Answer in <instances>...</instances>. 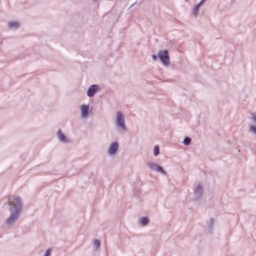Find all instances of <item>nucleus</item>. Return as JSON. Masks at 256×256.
<instances>
[{
  "label": "nucleus",
  "instance_id": "f257e3e1",
  "mask_svg": "<svg viewBox=\"0 0 256 256\" xmlns=\"http://www.w3.org/2000/svg\"><path fill=\"white\" fill-rule=\"evenodd\" d=\"M10 215L5 220L4 226L10 229L14 226L18 220L23 210V202L20 197L16 194H13L8 197L7 202Z\"/></svg>",
  "mask_w": 256,
  "mask_h": 256
},
{
  "label": "nucleus",
  "instance_id": "f03ea898",
  "mask_svg": "<svg viewBox=\"0 0 256 256\" xmlns=\"http://www.w3.org/2000/svg\"><path fill=\"white\" fill-rule=\"evenodd\" d=\"M116 126L118 132H124L126 129L124 118L120 112L116 114Z\"/></svg>",
  "mask_w": 256,
  "mask_h": 256
},
{
  "label": "nucleus",
  "instance_id": "7ed1b4c3",
  "mask_svg": "<svg viewBox=\"0 0 256 256\" xmlns=\"http://www.w3.org/2000/svg\"><path fill=\"white\" fill-rule=\"evenodd\" d=\"M158 57L162 64L168 66L170 64V59L167 50H160L158 52Z\"/></svg>",
  "mask_w": 256,
  "mask_h": 256
},
{
  "label": "nucleus",
  "instance_id": "20e7f679",
  "mask_svg": "<svg viewBox=\"0 0 256 256\" xmlns=\"http://www.w3.org/2000/svg\"><path fill=\"white\" fill-rule=\"evenodd\" d=\"M147 166L150 169L152 170H154L157 172H160L164 175L166 174V172L163 170L162 168L154 162L148 161L147 162Z\"/></svg>",
  "mask_w": 256,
  "mask_h": 256
},
{
  "label": "nucleus",
  "instance_id": "39448f33",
  "mask_svg": "<svg viewBox=\"0 0 256 256\" xmlns=\"http://www.w3.org/2000/svg\"><path fill=\"white\" fill-rule=\"evenodd\" d=\"M118 142L116 141L110 143L107 150V154L109 156H114L118 152Z\"/></svg>",
  "mask_w": 256,
  "mask_h": 256
},
{
  "label": "nucleus",
  "instance_id": "423d86ee",
  "mask_svg": "<svg viewBox=\"0 0 256 256\" xmlns=\"http://www.w3.org/2000/svg\"><path fill=\"white\" fill-rule=\"evenodd\" d=\"M214 224V221L213 218H208L204 220V226L208 232L211 233L213 230Z\"/></svg>",
  "mask_w": 256,
  "mask_h": 256
},
{
  "label": "nucleus",
  "instance_id": "0eeeda50",
  "mask_svg": "<svg viewBox=\"0 0 256 256\" xmlns=\"http://www.w3.org/2000/svg\"><path fill=\"white\" fill-rule=\"evenodd\" d=\"M80 117L82 118H87L89 116V106L82 104L80 106Z\"/></svg>",
  "mask_w": 256,
  "mask_h": 256
},
{
  "label": "nucleus",
  "instance_id": "6e6552de",
  "mask_svg": "<svg viewBox=\"0 0 256 256\" xmlns=\"http://www.w3.org/2000/svg\"><path fill=\"white\" fill-rule=\"evenodd\" d=\"M99 86L98 84H92L88 88L87 95L88 97H92L98 91Z\"/></svg>",
  "mask_w": 256,
  "mask_h": 256
},
{
  "label": "nucleus",
  "instance_id": "1a4fd4ad",
  "mask_svg": "<svg viewBox=\"0 0 256 256\" xmlns=\"http://www.w3.org/2000/svg\"><path fill=\"white\" fill-rule=\"evenodd\" d=\"M56 136L58 140L62 143L66 144L70 142L69 139L62 133L60 130L58 131Z\"/></svg>",
  "mask_w": 256,
  "mask_h": 256
},
{
  "label": "nucleus",
  "instance_id": "9d476101",
  "mask_svg": "<svg viewBox=\"0 0 256 256\" xmlns=\"http://www.w3.org/2000/svg\"><path fill=\"white\" fill-rule=\"evenodd\" d=\"M149 222L150 220L146 216L140 217L138 220V224L140 226H146L149 224Z\"/></svg>",
  "mask_w": 256,
  "mask_h": 256
},
{
  "label": "nucleus",
  "instance_id": "9b49d317",
  "mask_svg": "<svg viewBox=\"0 0 256 256\" xmlns=\"http://www.w3.org/2000/svg\"><path fill=\"white\" fill-rule=\"evenodd\" d=\"M8 26L9 30H15L20 26V22L18 21H10Z\"/></svg>",
  "mask_w": 256,
  "mask_h": 256
},
{
  "label": "nucleus",
  "instance_id": "f8f14e48",
  "mask_svg": "<svg viewBox=\"0 0 256 256\" xmlns=\"http://www.w3.org/2000/svg\"><path fill=\"white\" fill-rule=\"evenodd\" d=\"M101 242L100 240L94 239L92 241V244L93 246L92 250L94 252H98L100 247Z\"/></svg>",
  "mask_w": 256,
  "mask_h": 256
},
{
  "label": "nucleus",
  "instance_id": "ddd939ff",
  "mask_svg": "<svg viewBox=\"0 0 256 256\" xmlns=\"http://www.w3.org/2000/svg\"><path fill=\"white\" fill-rule=\"evenodd\" d=\"M200 6L198 4H196L191 9V14L194 18H196L200 12Z\"/></svg>",
  "mask_w": 256,
  "mask_h": 256
},
{
  "label": "nucleus",
  "instance_id": "4468645a",
  "mask_svg": "<svg viewBox=\"0 0 256 256\" xmlns=\"http://www.w3.org/2000/svg\"><path fill=\"white\" fill-rule=\"evenodd\" d=\"M248 127L250 132L256 136V126L250 124Z\"/></svg>",
  "mask_w": 256,
  "mask_h": 256
},
{
  "label": "nucleus",
  "instance_id": "2eb2a0df",
  "mask_svg": "<svg viewBox=\"0 0 256 256\" xmlns=\"http://www.w3.org/2000/svg\"><path fill=\"white\" fill-rule=\"evenodd\" d=\"M203 190L202 186L200 183L195 184L194 186V192H201Z\"/></svg>",
  "mask_w": 256,
  "mask_h": 256
},
{
  "label": "nucleus",
  "instance_id": "dca6fc26",
  "mask_svg": "<svg viewBox=\"0 0 256 256\" xmlns=\"http://www.w3.org/2000/svg\"><path fill=\"white\" fill-rule=\"evenodd\" d=\"M154 155L157 156L160 154V148L158 146H155L153 150Z\"/></svg>",
  "mask_w": 256,
  "mask_h": 256
},
{
  "label": "nucleus",
  "instance_id": "f3484780",
  "mask_svg": "<svg viewBox=\"0 0 256 256\" xmlns=\"http://www.w3.org/2000/svg\"><path fill=\"white\" fill-rule=\"evenodd\" d=\"M182 142L185 146H188L191 142V139L188 137H186Z\"/></svg>",
  "mask_w": 256,
  "mask_h": 256
},
{
  "label": "nucleus",
  "instance_id": "a211bd4d",
  "mask_svg": "<svg viewBox=\"0 0 256 256\" xmlns=\"http://www.w3.org/2000/svg\"><path fill=\"white\" fill-rule=\"evenodd\" d=\"M250 120L254 122L255 124H256V114L254 113H252L250 114Z\"/></svg>",
  "mask_w": 256,
  "mask_h": 256
},
{
  "label": "nucleus",
  "instance_id": "6ab92c4d",
  "mask_svg": "<svg viewBox=\"0 0 256 256\" xmlns=\"http://www.w3.org/2000/svg\"><path fill=\"white\" fill-rule=\"evenodd\" d=\"M194 198L196 200H198L202 197V193H194Z\"/></svg>",
  "mask_w": 256,
  "mask_h": 256
},
{
  "label": "nucleus",
  "instance_id": "aec40b11",
  "mask_svg": "<svg viewBox=\"0 0 256 256\" xmlns=\"http://www.w3.org/2000/svg\"><path fill=\"white\" fill-rule=\"evenodd\" d=\"M50 255H51V250L48 248L46 250L44 254L42 256H50Z\"/></svg>",
  "mask_w": 256,
  "mask_h": 256
},
{
  "label": "nucleus",
  "instance_id": "412c9836",
  "mask_svg": "<svg viewBox=\"0 0 256 256\" xmlns=\"http://www.w3.org/2000/svg\"><path fill=\"white\" fill-rule=\"evenodd\" d=\"M206 0H201L198 4H200V6H202L206 2Z\"/></svg>",
  "mask_w": 256,
  "mask_h": 256
},
{
  "label": "nucleus",
  "instance_id": "4be33fe9",
  "mask_svg": "<svg viewBox=\"0 0 256 256\" xmlns=\"http://www.w3.org/2000/svg\"><path fill=\"white\" fill-rule=\"evenodd\" d=\"M152 60H154V61H156L157 60L158 58V54L157 56L155 55V54H153L152 56Z\"/></svg>",
  "mask_w": 256,
  "mask_h": 256
},
{
  "label": "nucleus",
  "instance_id": "5701e85b",
  "mask_svg": "<svg viewBox=\"0 0 256 256\" xmlns=\"http://www.w3.org/2000/svg\"><path fill=\"white\" fill-rule=\"evenodd\" d=\"M2 45V41L0 40V46H1Z\"/></svg>",
  "mask_w": 256,
  "mask_h": 256
},
{
  "label": "nucleus",
  "instance_id": "b1692460",
  "mask_svg": "<svg viewBox=\"0 0 256 256\" xmlns=\"http://www.w3.org/2000/svg\"><path fill=\"white\" fill-rule=\"evenodd\" d=\"M136 4V2H135V3H134L133 4H132L131 5V6H130V8H132V7L134 6V4Z\"/></svg>",
  "mask_w": 256,
  "mask_h": 256
},
{
  "label": "nucleus",
  "instance_id": "393cba45",
  "mask_svg": "<svg viewBox=\"0 0 256 256\" xmlns=\"http://www.w3.org/2000/svg\"><path fill=\"white\" fill-rule=\"evenodd\" d=\"M94 1H96L97 0H93Z\"/></svg>",
  "mask_w": 256,
  "mask_h": 256
}]
</instances>
